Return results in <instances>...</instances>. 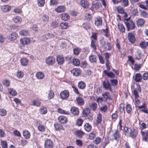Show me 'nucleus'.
<instances>
[{"label":"nucleus","mask_w":148,"mask_h":148,"mask_svg":"<svg viewBox=\"0 0 148 148\" xmlns=\"http://www.w3.org/2000/svg\"><path fill=\"white\" fill-rule=\"evenodd\" d=\"M102 115L100 113H99L97 117V124H100L102 121Z\"/></svg>","instance_id":"de8ad7c7"},{"label":"nucleus","mask_w":148,"mask_h":148,"mask_svg":"<svg viewBox=\"0 0 148 148\" xmlns=\"http://www.w3.org/2000/svg\"><path fill=\"white\" fill-rule=\"evenodd\" d=\"M2 83L3 86L8 87L10 85V82L8 79H4L3 80Z\"/></svg>","instance_id":"a18cd8bd"},{"label":"nucleus","mask_w":148,"mask_h":148,"mask_svg":"<svg viewBox=\"0 0 148 148\" xmlns=\"http://www.w3.org/2000/svg\"><path fill=\"white\" fill-rule=\"evenodd\" d=\"M71 113L75 115H78L79 113V110L78 108L75 107H72L70 110Z\"/></svg>","instance_id":"9d476101"},{"label":"nucleus","mask_w":148,"mask_h":148,"mask_svg":"<svg viewBox=\"0 0 148 148\" xmlns=\"http://www.w3.org/2000/svg\"><path fill=\"white\" fill-rule=\"evenodd\" d=\"M140 46L142 49H145L146 47V43L145 41H141L140 43Z\"/></svg>","instance_id":"bf43d9fd"},{"label":"nucleus","mask_w":148,"mask_h":148,"mask_svg":"<svg viewBox=\"0 0 148 148\" xmlns=\"http://www.w3.org/2000/svg\"><path fill=\"white\" fill-rule=\"evenodd\" d=\"M142 78L144 80L148 79V73H144L142 76Z\"/></svg>","instance_id":"774afa93"},{"label":"nucleus","mask_w":148,"mask_h":148,"mask_svg":"<svg viewBox=\"0 0 148 148\" xmlns=\"http://www.w3.org/2000/svg\"><path fill=\"white\" fill-rule=\"evenodd\" d=\"M45 0H37V3L38 6L42 7L45 5Z\"/></svg>","instance_id":"58836bf2"},{"label":"nucleus","mask_w":148,"mask_h":148,"mask_svg":"<svg viewBox=\"0 0 148 148\" xmlns=\"http://www.w3.org/2000/svg\"><path fill=\"white\" fill-rule=\"evenodd\" d=\"M112 136H113L115 140L118 141L119 140V137L118 133V131L117 130H115L114 133L113 134Z\"/></svg>","instance_id":"b1692460"},{"label":"nucleus","mask_w":148,"mask_h":148,"mask_svg":"<svg viewBox=\"0 0 148 148\" xmlns=\"http://www.w3.org/2000/svg\"><path fill=\"white\" fill-rule=\"evenodd\" d=\"M42 21L44 23L47 22L49 20V16L47 15L43 14L41 17Z\"/></svg>","instance_id":"bb28decb"},{"label":"nucleus","mask_w":148,"mask_h":148,"mask_svg":"<svg viewBox=\"0 0 148 148\" xmlns=\"http://www.w3.org/2000/svg\"><path fill=\"white\" fill-rule=\"evenodd\" d=\"M110 81L112 85L114 86H116L118 83V81L116 79H111Z\"/></svg>","instance_id":"338daca9"},{"label":"nucleus","mask_w":148,"mask_h":148,"mask_svg":"<svg viewBox=\"0 0 148 148\" xmlns=\"http://www.w3.org/2000/svg\"><path fill=\"white\" fill-rule=\"evenodd\" d=\"M75 143L77 145L80 147H82L83 144V142L81 140L77 139L76 140Z\"/></svg>","instance_id":"680f3d73"},{"label":"nucleus","mask_w":148,"mask_h":148,"mask_svg":"<svg viewBox=\"0 0 148 148\" xmlns=\"http://www.w3.org/2000/svg\"><path fill=\"white\" fill-rule=\"evenodd\" d=\"M69 94L68 91L64 90L62 91L60 93V96L62 99H66L69 96Z\"/></svg>","instance_id":"423d86ee"},{"label":"nucleus","mask_w":148,"mask_h":148,"mask_svg":"<svg viewBox=\"0 0 148 148\" xmlns=\"http://www.w3.org/2000/svg\"><path fill=\"white\" fill-rule=\"evenodd\" d=\"M11 7L8 5L3 6L1 8L2 10L5 12H8L11 10Z\"/></svg>","instance_id":"f704fd0d"},{"label":"nucleus","mask_w":148,"mask_h":148,"mask_svg":"<svg viewBox=\"0 0 148 148\" xmlns=\"http://www.w3.org/2000/svg\"><path fill=\"white\" fill-rule=\"evenodd\" d=\"M56 58L57 61L59 64L61 65L64 63V59L62 55H58L57 56Z\"/></svg>","instance_id":"1a4fd4ad"},{"label":"nucleus","mask_w":148,"mask_h":148,"mask_svg":"<svg viewBox=\"0 0 148 148\" xmlns=\"http://www.w3.org/2000/svg\"><path fill=\"white\" fill-rule=\"evenodd\" d=\"M16 75L17 77H18L19 78H21L24 76V73L22 71L18 70L17 72Z\"/></svg>","instance_id":"603ef678"},{"label":"nucleus","mask_w":148,"mask_h":148,"mask_svg":"<svg viewBox=\"0 0 148 148\" xmlns=\"http://www.w3.org/2000/svg\"><path fill=\"white\" fill-rule=\"evenodd\" d=\"M56 10L58 12H63L65 10V8L64 6L60 5L56 9Z\"/></svg>","instance_id":"4be33fe9"},{"label":"nucleus","mask_w":148,"mask_h":148,"mask_svg":"<svg viewBox=\"0 0 148 148\" xmlns=\"http://www.w3.org/2000/svg\"><path fill=\"white\" fill-rule=\"evenodd\" d=\"M89 107L92 110L96 111L97 108V104L95 102H93L90 105Z\"/></svg>","instance_id":"aec40b11"},{"label":"nucleus","mask_w":148,"mask_h":148,"mask_svg":"<svg viewBox=\"0 0 148 148\" xmlns=\"http://www.w3.org/2000/svg\"><path fill=\"white\" fill-rule=\"evenodd\" d=\"M30 28L33 31H37L38 30V27L36 24H33L31 26Z\"/></svg>","instance_id":"e2e57ef3"},{"label":"nucleus","mask_w":148,"mask_h":148,"mask_svg":"<svg viewBox=\"0 0 148 148\" xmlns=\"http://www.w3.org/2000/svg\"><path fill=\"white\" fill-rule=\"evenodd\" d=\"M118 27L120 32L122 33H123L125 32V29L123 24L121 23L119 24Z\"/></svg>","instance_id":"ea45409f"},{"label":"nucleus","mask_w":148,"mask_h":148,"mask_svg":"<svg viewBox=\"0 0 148 148\" xmlns=\"http://www.w3.org/2000/svg\"><path fill=\"white\" fill-rule=\"evenodd\" d=\"M103 86L106 89L109 90L111 92L112 91L111 86L108 81H104L103 83Z\"/></svg>","instance_id":"20e7f679"},{"label":"nucleus","mask_w":148,"mask_h":148,"mask_svg":"<svg viewBox=\"0 0 148 148\" xmlns=\"http://www.w3.org/2000/svg\"><path fill=\"white\" fill-rule=\"evenodd\" d=\"M23 134L25 138L26 139L29 138L31 136V134L30 132L26 130H25L23 131Z\"/></svg>","instance_id":"dca6fc26"},{"label":"nucleus","mask_w":148,"mask_h":148,"mask_svg":"<svg viewBox=\"0 0 148 148\" xmlns=\"http://www.w3.org/2000/svg\"><path fill=\"white\" fill-rule=\"evenodd\" d=\"M73 63L74 65L78 66L80 64L79 60L78 59L74 58L73 60Z\"/></svg>","instance_id":"864d4df0"},{"label":"nucleus","mask_w":148,"mask_h":148,"mask_svg":"<svg viewBox=\"0 0 148 148\" xmlns=\"http://www.w3.org/2000/svg\"><path fill=\"white\" fill-rule=\"evenodd\" d=\"M8 91L10 95L12 96H15L17 95L15 89L13 88H8Z\"/></svg>","instance_id":"412c9836"},{"label":"nucleus","mask_w":148,"mask_h":148,"mask_svg":"<svg viewBox=\"0 0 148 148\" xmlns=\"http://www.w3.org/2000/svg\"><path fill=\"white\" fill-rule=\"evenodd\" d=\"M142 79V76L140 73H136L135 76V79L137 82H139Z\"/></svg>","instance_id":"7c9ffc66"},{"label":"nucleus","mask_w":148,"mask_h":148,"mask_svg":"<svg viewBox=\"0 0 148 148\" xmlns=\"http://www.w3.org/2000/svg\"><path fill=\"white\" fill-rule=\"evenodd\" d=\"M13 19L14 22L16 23H18L21 22L22 20L21 17L18 16H14Z\"/></svg>","instance_id":"49530a36"},{"label":"nucleus","mask_w":148,"mask_h":148,"mask_svg":"<svg viewBox=\"0 0 148 148\" xmlns=\"http://www.w3.org/2000/svg\"><path fill=\"white\" fill-rule=\"evenodd\" d=\"M124 22L128 31L130 29H133L134 28V24L132 21L126 19H125Z\"/></svg>","instance_id":"f257e3e1"},{"label":"nucleus","mask_w":148,"mask_h":148,"mask_svg":"<svg viewBox=\"0 0 148 148\" xmlns=\"http://www.w3.org/2000/svg\"><path fill=\"white\" fill-rule=\"evenodd\" d=\"M89 58L90 62L92 63L95 62L96 61V57L95 55H90L89 56Z\"/></svg>","instance_id":"c9c22d12"},{"label":"nucleus","mask_w":148,"mask_h":148,"mask_svg":"<svg viewBox=\"0 0 148 148\" xmlns=\"http://www.w3.org/2000/svg\"><path fill=\"white\" fill-rule=\"evenodd\" d=\"M55 128L56 130H60L62 129V125L58 123H55L54 124Z\"/></svg>","instance_id":"8fccbe9b"},{"label":"nucleus","mask_w":148,"mask_h":148,"mask_svg":"<svg viewBox=\"0 0 148 148\" xmlns=\"http://www.w3.org/2000/svg\"><path fill=\"white\" fill-rule=\"evenodd\" d=\"M118 12L122 14L124 13V11L123 8L121 6H118L117 8Z\"/></svg>","instance_id":"052dcab7"},{"label":"nucleus","mask_w":148,"mask_h":148,"mask_svg":"<svg viewBox=\"0 0 148 148\" xmlns=\"http://www.w3.org/2000/svg\"><path fill=\"white\" fill-rule=\"evenodd\" d=\"M54 37V35L52 34L48 33L45 35V38H43V40H45L46 39L51 38H53Z\"/></svg>","instance_id":"3c124183"},{"label":"nucleus","mask_w":148,"mask_h":148,"mask_svg":"<svg viewBox=\"0 0 148 148\" xmlns=\"http://www.w3.org/2000/svg\"><path fill=\"white\" fill-rule=\"evenodd\" d=\"M39 110L40 113L42 114H46L47 112V108L44 106L41 107L39 109Z\"/></svg>","instance_id":"cd10ccee"},{"label":"nucleus","mask_w":148,"mask_h":148,"mask_svg":"<svg viewBox=\"0 0 148 148\" xmlns=\"http://www.w3.org/2000/svg\"><path fill=\"white\" fill-rule=\"evenodd\" d=\"M78 86L79 88L83 89L86 87V84L83 82L81 81L78 83Z\"/></svg>","instance_id":"79ce46f5"},{"label":"nucleus","mask_w":148,"mask_h":148,"mask_svg":"<svg viewBox=\"0 0 148 148\" xmlns=\"http://www.w3.org/2000/svg\"><path fill=\"white\" fill-rule=\"evenodd\" d=\"M130 133V136L132 138L135 137L137 133V131L136 130L134 129H129Z\"/></svg>","instance_id":"f3484780"},{"label":"nucleus","mask_w":148,"mask_h":148,"mask_svg":"<svg viewBox=\"0 0 148 148\" xmlns=\"http://www.w3.org/2000/svg\"><path fill=\"white\" fill-rule=\"evenodd\" d=\"M18 36L17 34L15 32H13L9 34L8 39L11 41H12L16 39Z\"/></svg>","instance_id":"9b49d317"},{"label":"nucleus","mask_w":148,"mask_h":148,"mask_svg":"<svg viewBox=\"0 0 148 148\" xmlns=\"http://www.w3.org/2000/svg\"><path fill=\"white\" fill-rule=\"evenodd\" d=\"M58 111L59 113L61 114H69V111H66L60 108H58Z\"/></svg>","instance_id":"5fc2aeb1"},{"label":"nucleus","mask_w":148,"mask_h":148,"mask_svg":"<svg viewBox=\"0 0 148 148\" xmlns=\"http://www.w3.org/2000/svg\"><path fill=\"white\" fill-rule=\"evenodd\" d=\"M102 96L104 98H105L106 100H107L108 99H110V93L108 92H106L102 94Z\"/></svg>","instance_id":"2f4dec72"},{"label":"nucleus","mask_w":148,"mask_h":148,"mask_svg":"<svg viewBox=\"0 0 148 148\" xmlns=\"http://www.w3.org/2000/svg\"><path fill=\"white\" fill-rule=\"evenodd\" d=\"M21 63L23 66H27L28 63V60L25 58H22L20 60Z\"/></svg>","instance_id":"c85d7f7f"},{"label":"nucleus","mask_w":148,"mask_h":148,"mask_svg":"<svg viewBox=\"0 0 148 148\" xmlns=\"http://www.w3.org/2000/svg\"><path fill=\"white\" fill-rule=\"evenodd\" d=\"M61 17L62 20L66 21L68 20L69 18V16L68 15L65 13H62L61 16Z\"/></svg>","instance_id":"393cba45"},{"label":"nucleus","mask_w":148,"mask_h":148,"mask_svg":"<svg viewBox=\"0 0 148 148\" xmlns=\"http://www.w3.org/2000/svg\"><path fill=\"white\" fill-rule=\"evenodd\" d=\"M53 146V142L50 139H47L45 143V148H52Z\"/></svg>","instance_id":"39448f33"},{"label":"nucleus","mask_w":148,"mask_h":148,"mask_svg":"<svg viewBox=\"0 0 148 148\" xmlns=\"http://www.w3.org/2000/svg\"><path fill=\"white\" fill-rule=\"evenodd\" d=\"M128 38L129 41L132 43H134L135 41L134 35L132 33H129L128 35Z\"/></svg>","instance_id":"4468645a"},{"label":"nucleus","mask_w":148,"mask_h":148,"mask_svg":"<svg viewBox=\"0 0 148 148\" xmlns=\"http://www.w3.org/2000/svg\"><path fill=\"white\" fill-rule=\"evenodd\" d=\"M71 72L74 75L76 76L79 75L81 73V71L80 69L77 68L73 69L72 71Z\"/></svg>","instance_id":"6ab92c4d"},{"label":"nucleus","mask_w":148,"mask_h":148,"mask_svg":"<svg viewBox=\"0 0 148 148\" xmlns=\"http://www.w3.org/2000/svg\"><path fill=\"white\" fill-rule=\"evenodd\" d=\"M83 122V120L81 118L78 119L76 123V125L78 126H80L82 125Z\"/></svg>","instance_id":"09e8293b"},{"label":"nucleus","mask_w":148,"mask_h":148,"mask_svg":"<svg viewBox=\"0 0 148 148\" xmlns=\"http://www.w3.org/2000/svg\"><path fill=\"white\" fill-rule=\"evenodd\" d=\"M19 33L21 35L24 36H27L29 34V32L28 30L24 29L21 31Z\"/></svg>","instance_id":"4c0bfd02"},{"label":"nucleus","mask_w":148,"mask_h":148,"mask_svg":"<svg viewBox=\"0 0 148 148\" xmlns=\"http://www.w3.org/2000/svg\"><path fill=\"white\" fill-rule=\"evenodd\" d=\"M1 145L2 148H8L7 143L5 141H1Z\"/></svg>","instance_id":"6e6d98bb"},{"label":"nucleus","mask_w":148,"mask_h":148,"mask_svg":"<svg viewBox=\"0 0 148 148\" xmlns=\"http://www.w3.org/2000/svg\"><path fill=\"white\" fill-rule=\"evenodd\" d=\"M136 22L137 25L141 26L144 24L145 21L143 19L139 18L137 20Z\"/></svg>","instance_id":"a878e982"},{"label":"nucleus","mask_w":148,"mask_h":148,"mask_svg":"<svg viewBox=\"0 0 148 148\" xmlns=\"http://www.w3.org/2000/svg\"><path fill=\"white\" fill-rule=\"evenodd\" d=\"M30 104L31 105L39 107L41 105L40 100L38 99L33 100L30 102Z\"/></svg>","instance_id":"0eeeda50"},{"label":"nucleus","mask_w":148,"mask_h":148,"mask_svg":"<svg viewBox=\"0 0 148 148\" xmlns=\"http://www.w3.org/2000/svg\"><path fill=\"white\" fill-rule=\"evenodd\" d=\"M76 101L77 103L79 105H83L84 103V99L80 97H77L76 99Z\"/></svg>","instance_id":"473e14b6"},{"label":"nucleus","mask_w":148,"mask_h":148,"mask_svg":"<svg viewBox=\"0 0 148 148\" xmlns=\"http://www.w3.org/2000/svg\"><path fill=\"white\" fill-rule=\"evenodd\" d=\"M45 62L47 64L51 65L55 63V59L52 56H49L46 58Z\"/></svg>","instance_id":"f03ea898"},{"label":"nucleus","mask_w":148,"mask_h":148,"mask_svg":"<svg viewBox=\"0 0 148 148\" xmlns=\"http://www.w3.org/2000/svg\"><path fill=\"white\" fill-rule=\"evenodd\" d=\"M108 108L107 106L106 105H105L100 107V110L101 112L105 113L107 111Z\"/></svg>","instance_id":"c03bdc74"},{"label":"nucleus","mask_w":148,"mask_h":148,"mask_svg":"<svg viewBox=\"0 0 148 148\" xmlns=\"http://www.w3.org/2000/svg\"><path fill=\"white\" fill-rule=\"evenodd\" d=\"M85 130L87 132H89L91 131L92 129L91 126L88 123H86L84 125Z\"/></svg>","instance_id":"72a5a7b5"},{"label":"nucleus","mask_w":148,"mask_h":148,"mask_svg":"<svg viewBox=\"0 0 148 148\" xmlns=\"http://www.w3.org/2000/svg\"><path fill=\"white\" fill-rule=\"evenodd\" d=\"M54 93L53 91L50 90L48 95L47 97L49 99H53L54 97Z\"/></svg>","instance_id":"37998d69"},{"label":"nucleus","mask_w":148,"mask_h":148,"mask_svg":"<svg viewBox=\"0 0 148 148\" xmlns=\"http://www.w3.org/2000/svg\"><path fill=\"white\" fill-rule=\"evenodd\" d=\"M126 108V112L128 113H130L132 111V108L129 104L127 105Z\"/></svg>","instance_id":"13d9d810"},{"label":"nucleus","mask_w":148,"mask_h":148,"mask_svg":"<svg viewBox=\"0 0 148 148\" xmlns=\"http://www.w3.org/2000/svg\"><path fill=\"white\" fill-rule=\"evenodd\" d=\"M31 40L29 38H25L20 40V43L23 46L29 45L30 42Z\"/></svg>","instance_id":"7ed1b4c3"},{"label":"nucleus","mask_w":148,"mask_h":148,"mask_svg":"<svg viewBox=\"0 0 148 148\" xmlns=\"http://www.w3.org/2000/svg\"><path fill=\"white\" fill-rule=\"evenodd\" d=\"M60 27L62 29H66L69 27L68 23L67 22H62L60 25Z\"/></svg>","instance_id":"e433bc0d"},{"label":"nucleus","mask_w":148,"mask_h":148,"mask_svg":"<svg viewBox=\"0 0 148 148\" xmlns=\"http://www.w3.org/2000/svg\"><path fill=\"white\" fill-rule=\"evenodd\" d=\"M102 18L100 17L96 18L95 20V24L96 26H98L102 24Z\"/></svg>","instance_id":"f8f14e48"},{"label":"nucleus","mask_w":148,"mask_h":148,"mask_svg":"<svg viewBox=\"0 0 148 148\" xmlns=\"http://www.w3.org/2000/svg\"><path fill=\"white\" fill-rule=\"evenodd\" d=\"M14 134L16 136L18 137H20L21 136V134L20 132L17 130H14L13 131Z\"/></svg>","instance_id":"69168bd1"},{"label":"nucleus","mask_w":148,"mask_h":148,"mask_svg":"<svg viewBox=\"0 0 148 148\" xmlns=\"http://www.w3.org/2000/svg\"><path fill=\"white\" fill-rule=\"evenodd\" d=\"M90 112V110L89 108L84 109L83 110V113L84 116H86Z\"/></svg>","instance_id":"a19ab883"},{"label":"nucleus","mask_w":148,"mask_h":148,"mask_svg":"<svg viewBox=\"0 0 148 148\" xmlns=\"http://www.w3.org/2000/svg\"><path fill=\"white\" fill-rule=\"evenodd\" d=\"M140 133L143 136V140L147 141L148 139V130H145V131H141Z\"/></svg>","instance_id":"6e6552de"},{"label":"nucleus","mask_w":148,"mask_h":148,"mask_svg":"<svg viewBox=\"0 0 148 148\" xmlns=\"http://www.w3.org/2000/svg\"><path fill=\"white\" fill-rule=\"evenodd\" d=\"M59 121L62 123H66L67 121V118L63 116H59L58 118Z\"/></svg>","instance_id":"a211bd4d"},{"label":"nucleus","mask_w":148,"mask_h":148,"mask_svg":"<svg viewBox=\"0 0 148 148\" xmlns=\"http://www.w3.org/2000/svg\"><path fill=\"white\" fill-rule=\"evenodd\" d=\"M124 104L123 103H121L120 105L119 110L121 113H125V110L124 108Z\"/></svg>","instance_id":"4d7b16f0"},{"label":"nucleus","mask_w":148,"mask_h":148,"mask_svg":"<svg viewBox=\"0 0 148 148\" xmlns=\"http://www.w3.org/2000/svg\"><path fill=\"white\" fill-rule=\"evenodd\" d=\"M44 73L41 72H38L36 74V77L38 79H42L44 77Z\"/></svg>","instance_id":"5701e85b"},{"label":"nucleus","mask_w":148,"mask_h":148,"mask_svg":"<svg viewBox=\"0 0 148 148\" xmlns=\"http://www.w3.org/2000/svg\"><path fill=\"white\" fill-rule=\"evenodd\" d=\"M84 133L80 130H78L75 132V134L78 137H81L84 134Z\"/></svg>","instance_id":"c756f323"},{"label":"nucleus","mask_w":148,"mask_h":148,"mask_svg":"<svg viewBox=\"0 0 148 148\" xmlns=\"http://www.w3.org/2000/svg\"><path fill=\"white\" fill-rule=\"evenodd\" d=\"M80 3L81 5L84 8H88L89 5V3L87 0H82Z\"/></svg>","instance_id":"2eb2a0df"},{"label":"nucleus","mask_w":148,"mask_h":148,"mask_svg":"<svg viewBox=\"0 0 148 148\" xmlns=\"http://www.w3.org/2000/svg\"><path fill=\"white\" fill-rule=\"evenodd\" d=\"M103 74H104L105 75L111 78H114L115 77V75L112 72L110 71L108 72L106 70L103 71Z\"/></svg>","instance_id":"ddd939ff"},{"label":"nucleus","mask_w":148,"mask_h":148,"mask_svg":"<svg viewBox=\"0 0 148 148\" xmlns=\"http://www.w3.org/2000/svg\"><path fill=\"white\" fill-rule=\"evenodd\" d=\"M38 130L41 132H43L45 130V127L44 126L42 125H40L38 127Z\"/></svg>","instance_id":"0e129e2a"}]
</instances>
